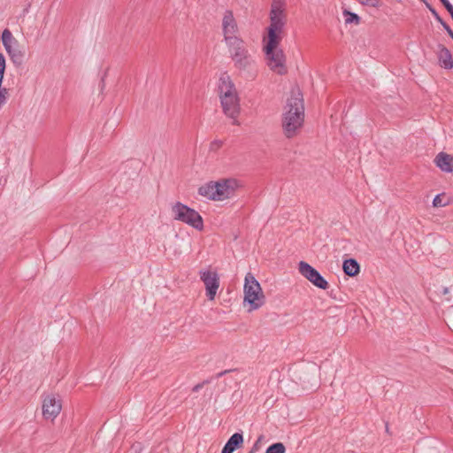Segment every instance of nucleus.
<instances>
[{
    "instance_id": "nucleus-1",
    "label": "nucleus",
    "mask_w": 453,
    "mask_h": 453,
    "mask_svg": "<svg viewBox=\"0 0 453 453\" xmlns=\"http://www.w3.org/2000/svg\"><path fill=\"white\" fill-rule=\"evenodd\" d=\"M304 121V105L300 90L294 89L288 98L286 111L283 114L282 128L288 138L296 136Z\"/></svg>"
},
{
    "instance_id": "nucleus-2",
    "label": "nucleus",
    "mask_w": 453,
    "mask_h": 453,
    "mask_svg": "<svg viewBox=\"0 0 453 453\" xmlns=\"http://www.w3.org/2000/svg\"><path fill=\"white\" fill-rule=\"evenodd\" d=\"M285 0H273L270 10V25L267 27V35L264 37V49L279 47L283 35V28L287 22L285 13Z\"/></svg>"
},
{
    "instance_id": "nucleus-3",
    "label": "nucleus",
    "mask_w": 453,
    "mask_h": 453,
    "mask_svg": "<svg viewBox=\"0 0 453 453\" xmlns=\"http://www.w3.org/2000/svg\"><path fill=\"white\" fill-rule=\"evenodd\" d=\"M238 187L235 179H221L199 188L198 194L213 201H223L234 196Z\"/></svg>"
},
{
    "instance_id": "nucleus-4",
    "label": "nucleus",
    "mask_w": 453,
    "mask_h": 453,
    "mask_svg": "<svg viewBox=\"0 0 453 453\" xmlns=\"http://www.w3.org/2000/svg\"><path fill=\"white\" fill-rule=\"evenodd\" d=\"M265 303V296L260 286L251 273H248L244 278L243 305L248 306V311L259 309Z\"/></svg>"
},
{
    "instance_id": "nucleus-5",
    "label": "nucleus",
    "mask_w": 453,
    "mask_h": 453,
    "mask_svg": "<svg viewBox=\"0 0 453 453\" xmlns=\"http://www.w3.org/2000/svg\"><path fill=\"white\" fill-rule=\"evenodd\" d=\"M229 52L235 68L252 74L256 71V61L244 46L242 40L228 44Z\"/></svg>"
},
{
    "instance_id": "nucleus-6",
    "label": "nucleus",
    "mask_w": 453,
    "mask_h": 453,
    "mask_svg": "<svg viewBox=\"0 0 453 453\" xmlns=\"http://www.w3.org/2000/svg\"><path fill=\"white\" fill-rule=\"evenodd\" d=\"M172 212L175 220L185 223L196 230L203 228V218L196 210L177 202L173 204Z\"/></svg>"
},
{
    "instance_id": "nucleus-7",
    "label": "nucleus",
    "mask_w": 453,
    "mask_h": 453,
    "mask_svg": "<svg viewBox=\"0 0 453 453\" xmlns=\"http://www.w3.org/2000/svg\"><path fill=\"white\" fill-rule=\"evenodd\" d=\"M1 39L11 61L15 66H20L26 56L25 47L19 42L7 28L3 31Z\"/></svg>"
},
{
    "instance_id": "nucleus-8",
    "label": "nucleus",
    "mask_w": 453,
    "mask_h": 453,
    "mask_svg": "<svg viewBox=\"0 0 453 453\" xmlns=\"http://www.w3.org/2000/svg\"><path fill=\"white\" fill-rule=\"evenodd\" d=\"M264 51L265 53L267 65L273 72L278 74H284L287 73L286 57L281 49L275 47L270 50L268 49H264Z\"/></svg>"
},
{
    "instance_id": "nucleus-9",
    "label": "nucleus",
    "mask_w": 453,
    "mask_h": 453,
    "mask_svg": "<svg viewBox=\"0 0 453 453\" xmlns=\"http://www.w3.org/2000/svg\"><path fill=\"white\" fill-rule=\"evenodd\" d=\"M222 29L226 45L242 40L237 36L238 27L231 11H226L222 19Z\"/></svg>"
},
{
    "instance_id": "nucleus-10",
    "label": "nucleus",
    "mask_w": 453,
    "mask_h": 453,
    "mask_svg": "<svg viewBox=\"0 0 453 453\" xmlns=\"http://www.w3.org/2000/svg\"><path fill=\"white\" fill-rule=\"evenodd\" d=\"M299 273L311 281L314 286L320 289H326L328 282L321 276V274L308 263L301 261L298 265Z\"/></svg>"
},
{
    "instance_id": "nucleus-11",
    "label": "nucleus",
    "mask_w": 453,
    "mask_h": 453,
    "mask_svg": "<svg viewBox=\"0 0 453 453\" xmlns=\"http://www.w3.org/2000/svg\"><path fill=\"white\" fill-rule=\"evenodd\" d=\"M220 104L225 115L233 120L234 125H239L238 117L241 111L239 96L220 98Z\"/></svg>"
},
{
    "instance_id": "nucleus-12",
    "label": "nucleus",
    "mask_w": 453,
    "mask_h": 453,
    "mask_svg": "<svg viewBox=\"0 0 453 453\" xmlns=\"http://www.w3.org/2000/svg\"><path fill=\"white\" fill-rule=\"evenodd\" d=\"M42 409L44 418L54 420L60 413L62 405L54 395H47L42 400Z\"/></svg>"
},
{
    "instance_id": "nucleus-13",
    "label": "nucleus",
    "mask_w": 453,
    "mask_h": 453,
    "mask_svg": "<svg viewBox=\"0 0 453 453\" xmlns=\"http://www.w3.org/2000/svg\"><path fill=\"white\" fill-rule=\"evenodd\" d=\"M201 280L205 286L206 296L209 300L215 299L217 291L219 288V278L216 272L203 271L200 273Z\"/></svg>"
},
{
    "instance_id": "nucleus-14",
    "label": "nucleus",
    "mask_w": 453,
    "mask_h": 453,
    "mask_svg": "<svg viewBox=\"0 0 453 453\" xmlns=\"http://www.w3.org/2000/svg\"><path fill=\"white\" fill-rule=\"evenodd\" d=\"M218 90L219 99L238 95L234 83L227 73L220 75Z\"/></svg>"
},
{
    "instance_id": "nucleus-15",
    "label": "nucleus",
    "mask_w": 453,
    "mask_h": 453,
    "mask_svg": "<svg viewBox=\"0 0 453 453\" xmlns=\"http://www.w3.org/2000/svg\"><path fill=\"white\" fill-rule=\"evenodd\" d=\"M436 54L441 67L445 69H451L453 67L451 53L445 46L439 44Z\"/></svg>"
},
{
    "instance_id": "nucleus-16",
    "label": "nucleus",
    "mask_w": 453,
    "mask_h": 453,
    "mask_svg": "<svg viewBox=\"0 0 453 453\" xmlns=\"http://www.w3.org/2000/svg\"><path fill=\"white\" fill-rule=\"evenodd\" d=\"M434 164L443 172L451 173L453 171V157L445 152H440L435 157Z\"/></svg>"
},
{
    "instance_id": "nucleus-17",
    "label": "nucleus",
    "mask_w": 453,
    "mask_h": 453,
    "mask_svg": "<svg viewBox=\"0 0 453 453\" xmlns=\"http://www.w3.org/2000/svg\"><path fill=\"white\" fill-rule=\"evenodd\" d=\"M243 443V436L240 433L234 434L223 447L221 453H233Z\"/></svg>"
},
{
    "instance_id": "nucleus-18",
    "label": "nucleus",
    "mask_w": 453,
    "mask_h": 453,
    "mask_svg": "<svg viewBox=\"0 0 453 453\" xmlns=\"http://www.w3.org/2000/svg\"><path fill=\"white\" fill-rule=\"evenodd\" d=\"M5 70V58L2 53H0V109L6 104L7 101V89L2 88Z\"/></svg>"
},
{
    "instance_id": "nucleus-19",
    "label": "nucleus",
    "mask_w": 453,
    "mask_h": 453,
    "mask_svg": "<svg viewBox=\"0 0 453 453\" xmlns=\"http://www.w3.org/2000/svg\"><path fill=\"white\" fill-rule=\"evenodd\" d=\"M344 273L349 276H356L360 270L358 263L352 258L347 259L343 262L342 265Z\"/></svg>"
},
{
    "instance_id": "nucleus-20",
    "label": "nucleus",
    "mask_w": 453,
    "mask_h": 453,
    "mask_svg": "<svg viewBox=\"0 0 453 453\" xmlns=\"http://www.w3.org/2000/svg\"><path fill=\"white\" fill-rule=\"evenodd\" d=\"M451 201V196L446 193L437 195L433 201L434 207H444L448 205Z\"/></svg>"
},
{
    "instance_id": "nucleus-21",
    "label": "nucleus",
    "mask_w": 453,
    "mask_h": 453,
    "mask_svg": "<svg viewBox=\"0 0 453 453\" xmlns=\"http://www.w3.org/2000/svg\"><path fill=\"white\" fill-rule=\"evenodd\" d=\"M343 15L346 17V19H345L346 24H351V23L359 24V22H360V18L356 13H353V12H350L345 10L343 12Z\"/></svg>"
},
{
    "instance_id": "nucleus-22",
    "label": "nucleus",
    "mask_w": 453,
    "mask_h": 453,
    "mask_svg": "<svg viewBox=\"0 0 453 453\" xmlns=\"http://www.w3.org/2000/svg\"><path fill=\"white\" fill-rule=\"evenodd\" d=\"M286 448L281 442H276L269 446L265 453H285Z\"/></svg>"
},
{
    "instance_id": "nucleus-23",
    "label": "nucleus",
    "mask_w": 453,
    "mask_h": 453,
    "mask_svg": "<svg viewBox=\"0 0 453 453\" xmlns=\"http://www.w3.org/2000/svg\"><path fill=\"white\" fill-rule=\"evenodd\" d=\"M223 144V142L220 140H214L210 144V150L216 151L218 150Z\"/></svg>"
},
{
    "instance_id": "nucleus-24",
    "label": "nucleus",
    "mask_w": 453,
    "mask_h": 453,
    "mask_svg": "<svg viewBox=\"0 0 453 453\" xmlns=\"http://www.w3.org/2000/svg\"><path fill=\"white\" fill-rule=\"evenodd\" d=\"M363 5L376 7L379 5V0H357Z\"/></svg>"
},
{
    "instance_id": "nucleus-25",
    "label": "nucleus",
    "mask_w": 453,
    "mask_h": 453,
    "mask_svg": "<svg viewBox=\"0 0 453 453\" xmlns=\"http://www.w3.org/2000/svg\"><path fill=\"white\" fill-rule=\"evenodd\" d=\"M443 5L446 7L448 12L450 13L451 17H453V5L450 4L449 0H441Z\"/></svg>"
},
{
    "instance_id": "nucleus-26",
    "label": "nucleus",
    "mask_w": 453,
    "mask_h": 453,
    "mask_svg": "<svg viewBox=\"0 0 453 453\" xmlns=\"http://www.w3.org/2000/svg\"><path fill=\"white\" fill-rule=\"evenodd\" d=\"M209 383V380H204L203 381L202 383H198L197 385H196L193 388H192V391L193 392H198L201 388H203V387Z\"/></svg>"
},
{
    "instance_id": "nucleus-27",
    "label": "nucleus",
    "mask_w": 453,
    "mask_h": 453,
    "mask_svg": "<svg viewBox=\"0 0 453 453\" xmlns=\"http://www.w3.org/2000/svg\"><path fill=\"white\" fill-rule=\"evenodd\" d=\"M433 15L434 16V18L443 26V23H445L441 19V17L438 15V13L432 8H430Z\"/></svg>"
},
{
    "instance_id": "nucleus-28",
    "label": "nucleus",
    "mask_w": 453,
    "mask_h": 453,
    "mask_svg": "<svg viewBox=\"0 0 453 453\" xmlns=\"http://www.w3.org/2000/svg\"><path fill=\"white\" fill-rule=\"evenodd\" d=\"M443 27L448 32L449 35L453 38V30L451 27L447 23H443Z\"/></svg>"
},
{
    "instance_id": "nucleus-29",
    "label": "nucleus",
    "mask_w": 453,
    "mask_h": 453,
    "mask_svg": "<svg viewBox=\"0 0 453 453\" xmlns=\"http://www.w3.org/2000/svg\"><path fill=\"white\" fill-rule=\"evenodd\" d=\"M449 292V288H443V289H442V292H441V293H442L443 295H447Z\"/></svg>"
},
{
    "instance_id": "nucleus-30",
    "label": "nucleus",
    "mask_w": 453,
    "mask_h": 453,
    "mask_svg": "<svg viewBox=\"0 0 453 453\" xmlns=\"http://www.w3.org/2000/svg\"><path fill=\"white\" fill-rule=\"evenodd\" d=\"M226 372H227V371L221 372H219L217 376H218V377H220V376H222L223 374H225V373H226Z\"/></svg>"
},
{
    "instance_id": "nucleus-31",
    "label": "nucleus",
    "mask_w": 453,
    "mask_h": 453,
    "mask_svg": "<svg viewBox=\"0 0 453 453\" xmlns=\"http://www.w3.org/2000/svg\"><path fill=\"white\" fill-rule=\"evenodd\" d=\"M257 443H258V441H257L256 444H254V449H256Z\"/></svg>"
}]
</instances>
